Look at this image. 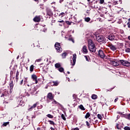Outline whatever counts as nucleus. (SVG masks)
<instances>
[{
	"label": "nucleus",
	"mask_w": 130,
	"mask_h": 130,
	"mask_svg": "<svg viewBox=\"0 0 130 130\" xmlns=\"http://www.w3.org/2000/svg\"><path fill=\"white\" fill-rule=\"evenodd\" d=\"M119 62L124 67H130V62L124 60H120L119 61H113L112 63L114 67L119 66Z\"/></svg>",
	"instance_id": "nucleus-1"
},
{
	"label": "nucleus",
	"mask_w": 130,
	"mask_h": 130,
	"mask_svg": "<svg viewBox=\"0 0 130 130\" xmlns=\"http://www.w3.org/2000/svg\"><path fill=\"white\" fill-rule=\"evenodd\" d=\"M88 44L89 51H90V52L93 53L96 52V47H95V44H94V43L92 40H88Z\"/></svg>",
	"instance_id": "nucleus-2"
},
{
	"label": "nucleus",
	"mask_w": 130,
	"mask_h": 130,
	"mask_svg": "<svg viewBox=\"0 0 130 130\" xmlns=\"http://www.w3.org/2000/svg\"><path fill=\"white\" fill-rule=\"evenodd\" d=\"M96 40L98 42H103V43L106 42V39L103 36H96Z\"/></svg>",
	"instance_id": "nucleus-3"
},
{
	"label": "nucleus",
	"mask_w": 130,
	"mask_h": 130,
	"mask_svg": "<svg viewBox=\"0 0 130 130\" xmlns=\"http://www.w3.org/2000/svg\"><path fill=\"white\" fill-rule=\"evenodd\" d=\"M73 62L71 60V63L72 66H75L76 64V59H77V54H73V56L72 58Z\"/></svg>",
	"instance_id": "nucleus-4"
},
{
	"label": "nucleus",
	"mask_w": 130,
	"mask_h": 130,
	"mask_svg": "<svg viewBox=\"0 0 130 130\" xmlns=\"http://www.w3.org/2000/svg\"><path fill=\"white\" fill-rule=\"evenodd\" d=\"M99 55L101 58H104V57H105V54H104V52L102 50H100L99 51Z\"/></svg>",
	"instance_id": "nucleus-5"
},
{
	"label": "nucleus",
	"mask_w": 130,
	"mask_h": 130,
	"mask_svg": "<svg viewBox=\"0 0 130 130\" xmlns=\"http://www.w3.org/2000/svg\"><path fill=\"white\" fill-rule=\"evenodd\" d=\"M46 13H47V16H49V17H51V16H53V13H52L51 9H47Z\"/></svg>",
	"instance_id": "nucleus-6"
},
{
	"label": "nucleus",
	"mask_w": 130,
	"mask_h": 130,
	"mask_svg": "<svg viewBox=\"0 0 130 130\" xmlns=\"http://www.w3.org/2000/svg\"><path fill=\"white\" fill-rule=\"evenodd\" d=\"M108 46L113 51H115V50H116V47H115V46L112 45V44H109Z\"/></svg>",
	"instance_id": "nucleus-7"
},
{
	"label": "nucleus",
	"mask_w": 130,
	"mask_h": 130,
	"mask_svg": "<svg viewBox=\"0 0 130 130\" xmlns=\"http://www.w3.org/2000/svg\"><path fill=\"white\" fill-rule=\"evenodd\" d=\"M107 38L108 39H109V40H111V41H112L115 39V36H114V35H110L107 37Z\"/></svg>",
	"instance_id": "nucleus-8"
},
{
	"label": "nucleus",
	"mask_w": 130,
	"mask_h": 130,
	"mask_svg": "<svg viewBox=\"0 0 130 130\" xmlns=\"http://www.w3.org/2000/svg\"><path fill=\"white\" fill-rule=\"evenodd\" d=\"M47 97L48 99H49V100H53V98H54L53 95H52V93L51 92H49V93H48Z\"/></svg>",
	"instance_id": "nucleus-9"
},
{
	"label": "nucleus",
	"mask_w": 130,
	"mask_h": 130,
	"mask_svg": "<svg viewBox=\"0 0 130 130\" xmlns=\"http://www.w3.org/2000/svg\"><path fill=\"white\" fill-rule=\"evenodd\" d=\"M31 79H32L33 81H35V84L38 83V81H37V76L35 75V74L31 75Z\"/></svg>",
	"instance_id": "nucleus-10"
},
{
	"label": "nucleus",
	"mask_w": 130,
	"mask_h": 130,
	"mask_svg": "<svg viewBox=\"0 0 130 130\" xmlns=\"http://www.w3.org/2000/svg\"><path fill=\"white\" fill-rule=\"evenodd\" d=\"M89 123L90 124H96V123H98V121L97 120H95V119L94 120L90 119L89 120Z\"/></svg>",
	"instance_id": "nucleus-11"
},
{
	"label": "nucleus",
	"mask_w": 130,
	"mask_h": 130,
	"mask_svg": "<svg viewBox=\"0 0 130 130\" xmlns=\"http://www.w3.org/2000/svg\"><path fill=\"white\" fill-rule=\"evenodd\" d=\"M117 129H121V127H122V126L121 125V123L118 122L116 125Z\"/></svg>",
	"instance_id": "nucleus-12"
},
{
	"label": "nucleus",
	"mask_w": 130,
	"mask_h": 130,
	"mask_svg": "<svg viewBox=\"0 0 130 130\" xmlns=\"http://www.w3.org/2000/svg\"><path fill=\"white\" fill-rule=\"evenodd\" d=\"M82 51L84 53L87 54L88 53V50L87 49V47L86 46H84L82 48Z\"/></svg>",
	"instance_id": "nucleus-13"
},
{
	"label": "nucleus",
	"mask_w": 130,
	"mask_h": 130,
	"mask_svg": "<svg viewBox=\"0 0 130 130\" xmlns=\"http://www.w3.org/2000/svg\"><path fill=\"white\" fill-rule=\"evenodd\" d=\"M34 22H40V17L36 16L34 18Z\"/></svg>",
	"instance_id": "nucleus-14"
},
{
	"label": "nucleus",
	"mask_w": 130,
	"mask_h": 130,
	"mask_svg": "<svg viewBox=\"0 0 130 130\" xmlns=\"http://www.w3.org/2000/svg\"><path fill=\"white\" fill-rule=\"evenodd\" d=\"M55 49L56 50H57V52L60 53L62 51V49L61 46L55 47Z\"/></svg>",
	"instance_id": "nucleus-15"
},
{
	"label": "nucleus",
	"mask_w": 130,
	"mask_h": 130,
	"mask_svg": "<svg viewBox=\"0 0 130 130\" xmlns=\"http://www.w3.org/2000/svg\"><path fill=\"white\" fill-rule=\"evenodd\" d=\"M36 106H37V104H34L32 106L30 107V108L28 109L29 111H31L32 109H34Z\"/></svg>",
	"instance_id": "nucleus-16"
},
{
	"label": "nucleus",
	"mask_w": 130,
	"mask_h": 130,
	"mask_svg": "<svg viewBox=\"0 0 130 130\" xmlns=\"http://www.w3.org/2000/svg\"><path fill=\"white\" fill-rule=\"evenodd\" d=\"M52 101V104H56V105H60V104L56 102V101H55L54 99H53V100H51Z\"/></svg>",
	"instance_id": "nucleus-17"
},
{
	"label": "nucleus",
	"mask_w": 130,
	"mask_h": 130,
	"mask_svg": "<svg viewBox=\"0 0 130 130\" xmlns=\"http://www.w3.org/2000/svg\"><path fill=\"white\" fill-rule=\"evenodd\" d=\"M20 99V98H18L17 99V100L18 101V102H20V104L19 105H20V106H24V105H25L24 104H22V102H23V101H22V99H20V100H19Z\"/></svg>",
	"instance_id": "nucleus-18"
},
{
	"label": "nucleus",
	"mask_w": 130,
	"mask_h": 130,
	"mask_svg": "<svg viewBox=\"0 0 130 130\" xmlns=\"http://www.w3.org/2000/svg\"><path fill=\"white\" fill-rule=\"evenodd\" d=\"M58 23H60L59 26H62L64 24V21L63 20L58 21Z\"/></svg>",
	"instance_id": "nucleus-19"
},
{
	"label": "nucleus",
	"mask_w": 130,
	"mask_h": 130,
	"mask_svg": "<svg viewBox=\"0 0 130 130\" xmlns=\"http://www.w3.org/2000/svg\"><path fill=\"white\" fill-rule=\"evenodd\" d=\"M33 88H27L28 89V91H29L30 92V91H32V92H35V91H36V89H35V87L34 86H32Z\"/></svg>",
	"instance_id": "nucleus-20"
},
{
	"label": "nucleus",
	"mask_w": 130,
	"mask_h": 130,
	"mask_svg": "<svg viewBox=\"0 0 130 130\" xmlns=\"http://www.w3.org/2000/svg\"><path fill=\"white\" fill-rule=\"evenodd\" d=\"M58 71H59L60 73H63V72L64 71V69H63V68L62 67H60L59 68H58Z\"/></svg>",
	"instance_id": "nucleus-21"
},
{
	"label": "nucleus",
	"mask_w": 130,
	"mask_h": 130,
	"mask_svg": "<svg viewBox=\"0 0 130 130\" xmlns=\"http://www.w3.org/2000/svg\"><path fill=\"white\" fill-rule=\"evenodd\" d=\"M90 116H91V114H90V113L89 112H87L85 115V118L86 119L89 118V117H90Z\"/></svg>",
	"instance_id": "nucleus-22"
},
{
	"label": "nucleus",
	"mask_w": 130,
	"mask_h": 130,
	"mask_svg": "<svg viewBox=\"0 0 130 130\" xmlns=\"http://www.w3.org/2000/svg\"><path fill=\"white\" fill-rule=\"evenodd\" d=\"M90 20H91V18H90L89 17H87L84 18V21L85 22H90Z\"/></svg>",
	"instance_id": "nucleus-23"
},
{
	"label": "nucleus",
	"mask_w": 130,
	"mask_h": 130,
	"mask_svg": "<svg viewBox=\"0 0 130 130\" xmlns=\"http://www.w3.org/2000/svg\"><path fill=\"white\" fill-rule=\"evenodd\" d=\"M10 89H13L14 88V84H13V81H11L9 84Z\"/></svg>",
	"instance_id": "nucleus-24"
},
{
	"label": "nucleus",
	"mask_w": 130,
	"mask_h": 130,
	"mask_svg": "<svg viewBox=\"0 0 130 130\" xmlns=\"http://www.w3.org/2000/svg\"><path fill=\"white\" fill-rule=\"evenodd\" d=\"M55 68H56L57 69H59V68H60L61 67V65L58 63H57L55 64Z\"/></svg>",
	"instance_id": "nucleus-25"
},
{
	"label": "nucleus",
	"mask_w": 130,
	"mask_h": 130,
	"mask_svg": "<svg viewBox=\"0 0 130 130\" xmlns=\"http://www.w3.org/2000/svg\"><path fill=\"white\" fill-rule=\"evenodd\" d=\"M68 53L67 52H64L62 54V58H66V56H67Z\"/></svg>",
	"instance_id": "nucleus-26"
},
{
	"label": "nucleus",
	"mask_w": 130,
	"mask_h": 130,
	"mask_svg": "<svg viewBox=\"0 0 130 130\" xmlns=\"http://www.w3.org/2000/svg\"><path fill=\"white\" fill-rule=\"evenodd\" d=\"M98 96L96 94H93L91 96V98L92 99H93V100H95L96 98H97Z\"/></svg>",
	"instance_id": "nucleus-27"
},
{
	"label": "nucleus",
	"mask_w": 130,
	"mask_h": 130,
	"mask_svg": "<svg viewBox=\"0 0 130 130\" xmlns=\"http://www.w3.org/2000/svg\"><path fill=\"white\" fill-rule=\"evenodd\" d=\"M53 86H58V84H59V83H58L57 81H53Z\"/></svg>",
	"instance_id": "nucleus-28"
},
{
	"label": "nucleus",
	"mask_w": 130,
	"mask_h": 130,
	"mask_svg": "<svg viewBox=\"0 0 130 130\" xmlns=\"http://www.w3.org/2000/svg\"><path fill=\"white\" fill-rule=\"evenodd\" d=\"M79 108H80V109H81V110H85V108L84 107V106L82 105H80L79 106Z\"/></svg>",
	"instance_id": "nucleus-29"
},
{
	"label": "nucleus",
	"mask_w": 130,
	"mask_h": 130,
	"mask_svg": "<svg viewBox=\"0 0 130 130\" xmlns=\"http://www.w3.org/2000/svg\"><path fill=\"white\" fill-rule=\"evenodd\" d=\"M34 71V66L31 65L30 67V72H33Z\"/></svg>",
	"instance_id": "nucleus-30"
},
{
	"label": "nucleus",
	"mask_w": 130,
	"mask_h": 130,
	"mask_svg": "<svg viewBox=\"0 0 130 130\" xmlns=\"http://www.w3.org/2000/svg\"><path fill=\"white\" fill-rule=\"evenodd\" d=\"M48 122H49L50 124H52V125H54V124H55L54 122L53 121H52V120H49Z\"/></svg>",
	"instance_id": "nucleus-31"
},
{
	"label": "nucleus",
	"mask_w": 130,
	"mask_h": 130,
	"mask_svg": "<svg viewBox=\"0 0 130 130\" xmlns=\"http://www.w3.org/2000/svg\"><path fill=\"white\" fill-rule=\"evenodd\" d=\"M60 47V44L59 43H56L55 44V47Z\"/></svg>",
	"instance_id": "nucleus-32"
},
{
	"label": "nucleus",
	"mask_w": 130,
	"mask_h": 130,
	"mask_svg": "<svg viewBox=\"0 0 130 130\" xmlns=\"http://www.w3.org/2000/svg\"><path fill=\"white\" fill-rule=\"evenodd\" d=\"M47 116L49 117V118H53V116L50 114H48Z\"/></svg>",
	"instance_id": "nucleus-33"
},
{
	"label": "nucleus",
	"mask_w": 130,
	"mask_h": 130,
	"mask_svg": "<svg viewBox=\"0 0 130 130\" xmlns=\"http://www.w3.org/2000/svg\"><path fill=\"white\" fill-rule=\"evenodd\" d=\"M9 123H10V122H4L3 124V125L4 126H7V125H8V124H9Z\"/></svg>",
	"instance_id": "nucleus-34"
},
{
	"label": "nucleus",
	"mask_w": 130,
	"mask_h": 130,
	"mask_svg": "<svg viewBox=\"0 0 130 130\" xmlns=\"http://www.w3.org/2000/svg\"><path fill=\"white\" fill-rule=\"evenodd\" d=\"M61 117L62 119L63 120H66V117H64V115H63V114H62L61 115Z\"/></svg>",
	"instance_id": "nucleus-35"
},
{
	"label": "nucleus",
	"mask_w": 130,
	"mask_h": 130,
	"mask_svg": "<svg viewBox=\"0 0 130 130\" xmlns=\"http://www.w3.org/2000/svg\"><path fill=\"white\" fill-rule=\"evenodd\" d=\"M68 40H69V41H72V42H73V43H75V40H74L72 38H69V39H68Z\"/></svg>",
	"instance_id": "nucleus-36"
},
{
	"label": "nucleus",
	"mask_w": 130,
	"mask_h": 130,
	"mask_svg": "<svg viewBox=\"0 0 130 130\" xmlns=\"http://www.w3.org/2000/svg\"><path fill=\"white\" fill-rule=\"evenodd\" d=\"M98 118L99 119H102V116L101 114H98Z\"/></svg>",
	"instance_id": "nucleus-37"
},
{
	"label": "nucleus",
	"mask_w": 130,
	"mask_h": 130,
	"mask_svg": "<svg viewBox=\"0 0 130 130\" xmlns=\"http://www.w3.org/2000/svg\"><path fill=\"white\" fill-rule=\"evenodd\" d=\"M86 125L88 128H90V124L89 123V122L88 121H86Z\"/></svg>",
	"instance_id": "nucleus-38"
},
{
	"label": "nucleus",
	"mask_w": 130,
	"mask_h": 130,
	"mask_svg": "<svg viewBox=\"0 0 130 130\" xmlns=\"http://www.w3.org/2000/svg\"><path fill=\"white\" fill-rule=\"evenodd\" d=\"M124 129H125V130H130V127H128V126H125V127H124Z\"/></svg>",
	"instance_id": "nucleus-39"
},
{
	"label": "nucleus",
	"mask_w": 130,
	"mask_h": 130,
	"mask_svg": "<svg viewBox=\"0 0 130 130\" xmlns=\"http://www.w3.org/2000/svg\"><path fill=\"white\" fill-rule=\"evenodd\" d=\"M125 52H130V48H126L125 50Z\"/></svg>",
	"instance_id": "nucleus-40"
},
{
	"label": "nucleus",
	"mask_w": 130,
	"mask_h": 130,
	"mask_svg": "<svg viewBox=\"0 0 130 130\" xmlns=\"http://www.w3.org/2000/svg\"><path fill=\"white\" fill-rule=\"evenodd\" d=\"M117 4H118V3H117V1H114V2H113V5L114 6H115V5H117Z\"/></svg>",
	"instance_id": "nucleus-41"
},
{
	"label": "nucleus",
	"mask_w": 130,
	"mask_h": 130,
	"mask_svg": "<svg viewBox=\"0 0 130 130\" xmlns=\"http://www.w3.org/2000/svg\"><path fill=\"white\" fill-rule=\"evenodd\" d=\"M66 23L68 24V25H71V22L69 21H66Z\"/></svg>",
	"instance_id": "nucleus-42"
},
{
	"label": "nucleus",
	"mask_w": 130,
	"mask_h": 130,
	"mask_svg": "<svg viewBox=\"0 0 130 130\" xmlns=\"http://www.w3.org/2000/svg\"><path fill=\"white\" fill-rule=\"evenodd\" d=\"M16 77H19V71H18L16 72Z\"/></svg>",
	"instance_id": "nucleus-43"
},
{
	"label": "nucleus",
	"mask_w": 130,
	"mask_h": 130,
	"mask_svg": "<svg viewBox=\"0 0 130 130\" xmlns=\"http://www.w3.org/2000/svg\"><path fill=\"white\" fill-rule=\"evenodd\" d=\"M64 14H65L64 13L62 12V13H60L59 16H62H62H64Z\"/></svg>",
	"instance_id": "nucleus-44"
},
{
	"label": "nucleus",
	"mask_w": 130,
	"mask_h": 130,
	"mask_svg": "<svg viewBox=\"0 0 130 130\" xmlns=\"http://www.w3.org/2000/svg\"><path fill=\"white\" fill-rule=\"evenodd\" d=\"M12 92H13V88H10V94H12Z\"/></svg>",
	"instance_id": "nucleus-45"
},
{
	"label": "nucleus",
	"mask_w": 130,
	"mask_h": 130,
	"mask_svg": "<svg viewBox=\"0 0 130 130\" xmlns=\"http://www.w3.org/2000/svg\"><path fill=\"white\" fill-rule=\"evenodd\" d=\"M127 26H128V28H130V22H128V23H127Z\"/></svg>",
	"instance_id": "nucleus-46"
},
{
	"label": "nucleus",
	"mask_w": 130,
	"mask_h": 130,
	"mask_svg": "<svg viewBox=\"0 0 130 130\" xmlns=\"http://www.w3.org/2000/svg\"><path fill=\"white\" fill-rule=\"evenodd\" d=\"M16 82H18V80H19V76H16Z\"/></svg>",
	"instance_id": "nucleus-47"
},
{
	"label": "nucleus",
	"mask_w": 130,
	"mask_h": 130,
	"mask_svg": "<svg viewBox=\"0 0 130 130\" xmlns=\"http://www.w3.org/2000/svg\"><path fill=\"white\" fill-rule=\"evenodd\" d=\"M85 58H86V60L87 61H89V59H88V57H87L86 56H85Z\"/></svg>",
	"instance_id": "nucleus-48"
},
{
	"label": "nucleus",
	"mask_w": 130,
	"mask_h": 130,
	"mask_svg": "<svg viewBox=\"0 0 130 130\" xmlns=\"http://www.w3.org/2000/svg\"><path fill=\"white\" fill-rule=\"evenodd\" d=\"M101 4H103L104 3V0H100Z\"/></svg>",
	"instance_id": "nucleus-49"
},
{
	"label": "nucleus",
	"mask_w": 130,
	"mask_h": 130,
	"mask_svg": "<svg viewBox=\"0 0 130 130\" xmlns=\"http://www.w3.org/2000/svg\"><path fill=\"white\" fill-rule=\"evenodd\" d=\"M128 119L130 120V114L127 115Z\"/></svg>",
	"instance_id": "nucleus-50"
},
{
	"label": "nucleus",
	"mask_w": 130,
	"mask_h": 130,
	"mask_svg": "<svg viewBox=\"0 0 130 130\" xmlns=\"http://www.w3.org/2000/svg\"><path fill=\"white\" fill-rule=\"evenodd\" d=\"M117 100H118V98H116L115 99V100H114V102H115V103L117 101Z\"/></svg>",
	"instance_id": "nucleus-51"
},
{
	"label": "nucleus",
	"mask_w": 130,
	"mask_h": 130,
	"mask_svg": "<svg viewBox=\"0 0 130 130\" xmlns=\"http://www.w3.org/2000/svg\"><path fill=\"white\" fill-rule=\"evenodd\" d=\"M38 62H39V61H41V59H39L36 60Z\"/></svg>",
	"instance_id": "nucleus-52"
},
{
	"label": "nucleus",
	"mask_w": 130,
	"mask_h": 130,
	"mask_svg": "<svg viewBox=\"0 0 130 130\" xmlns=\"http://www.w3.org/2000/svg\"><path fill=\"white\" fill-rule=\"evenodd\" d=\"M23 80H22L20 82V85H23Z\"/></svg>",
	"instance_id": "nucleus-53"
},
{
	"label": "nucleus",
	"mask_w": 130,
	"mask_h": 130,
	"mask_svg": "<svg viewBox=\"0 0 130 130\" xmlns=\"http://www.w3.org/2000/svg\"><path fill=\"white\" fill-rule=\"evenodd\" d=\"M50 128L51 130H55V129H54V128H53L52 127H51Z\"/></svg>",
	"instance_id": "nucleus-54"
},
{
	"label": "nucleus",
	"mask_w": 130,
	"mask_h": 130,
	"mask_svg": "<svg viewBox=\"0 0 130 130\" xmlns=\"http://www.w3.org/2000/svg\"><path fill=\"white\" fill-rule=\"evenodd\" d=\"M83 26H84V24L81 23V24H80V26H81V27H83Z\"/></svg>",
	"instance_id": "nucleus-55"
},
{
	"label": "nucleus",
	"mask_w": 130,
	"mask_h": 130,
	"mask_svg": "<svg viewBox=\"0 0 130 130\" xmlns=\"http://www.w3.org/2000/svg\"><path fill=\"white\" fill-rule=\"evenodd\" d=\"M62 2H63V0H60L59 3L60 4H61V3H62Z\"/></svg>",
	"instance_id": "nucleus-56"
},
{
	"label": "nucleus",
	"mask_w": 130,
	"mask_h": 130,
	"mask_svg": "<svg viewBox=\"0 0 130 130\" xmlns=\"http://www.w3.org/2000/svg\"><path fill=\"white\" fill-rule=\"evenodd\" d=\"M1 97H5V94L3 93L1 95Z\"/></svg>",
	"instance_id": "nucleus-57"
},
{
	"label": "nucleus",
	"mask_w": 130,
	"mask_h": 130,
	"mask_svg": "<svg viewBox=\"0 0 130 130\" xmlns=\"http://www.w3.org/2000/svg\"><path fill=\"white\" fill-rule=\"evenodd\" d=\"M118 114H122V113H121V112H118Z\"/></svg>",
	"instance_id": "nucleus-58"
},
{
	"label": "nucleus",
	"mask_w": 130,
	"mask_h": 130,
	"mask_svg": "<svg viewBox=\"0 0 130 130\" xmlns=\"http://www.w3.org/2000/svg\"><path fill=\"white\" fill-rule=\"evenodd\" d=\"M74 130H79V128H75L74 129Z\"/></svg>",
	"instance_id": "nucleus-59"
},
{
	"label": "nucleus",
	"mask_w": 130,
	"mask_h": 130,
	"mask_svg": "<svg viewBox=\"0 0 130 130\" xmlns=\"http://www.w3.org/2000/svg\"><path fill=\"white\" fill-rule=\"evenodd\" d=\"M24 82H27V78H25V79H24Z\"/></svg>",
	"instance_id": "nucleus-60"
},
{
	"label": "nucleus",
	"mask_w": 130,
	"mask_h": 130,
	"mask_svg": "<svg viewBox=\"0 0 130 130\" xmlns=\"http://www.w3.org/2000/svg\"><path fill=\"white\" fill-rule=\"evenodd\" d=\"M40 129H41V128L40 127H38L37 128V130H40Z\"/></svg>",
	"instance_id": "nucleus-61"
},
{
	"label": "nucleus",
	"mask_w": 130,
	"mask_h": 130,
	"mask_svg": "<svg viewBox=\"0 0 130 130\" xmlns=\"http://www.w3.org/2000/svg\"><path fill=\"white\" fill-rule=\"evenodd\" d=\"M19 57H20V56L18 55V56L17 57V59H19Z\"/></svg>",
	"instance_id": "nucleus-62"
},
{
	"label": "nucleus",
	"mask_w": 130,
	"mask_h": 130,
	"mask_svg": "<svg viewBox=\"0 0 130 130\" xmlns=\"http://www.w3.org/2000/svg\"><path fill=\"white\" fill-rule=\"evenodd\" d=\"M128 39H129V40H130V36L128 37Z\"/></svg>",
	"instance_id": "nucleus-63"
},
{
	"label": "nucleus",
	"mask_w": 130,
	"mask_h": 130,
	"mask_svg": "<svg viewBox=\"0 0 130 130\" xmlns=\"http://www.w3.org/2000/svg\"><path fill=\"white\" fill-rule=\"evenodd\" d=\"M67 74H70V72H69V71H68V72H67Z\"/></svg>",
	"instance_id": "nucleus-64"
}]
</instances>
